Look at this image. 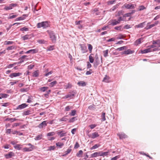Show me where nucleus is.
<instances>
[{
  "instance_id": "nucleus-40",
  "label": "nucleus",
  "mask_w": 160,
  "mask_h": 160,
  "mask_svg": "<svg viewBox=\"0 0 160 160\" xmlns=\"http://www.w3.org/2000/svg\"><path fill=\"white\" fill-rule=\"evenodd\" d=\"M101 152V153H100V156H106L108 155V152Z\"/></svg>"
},
{
  "instance_id": "nucleus-12",
  "label": "nucleus",
  "mask_w": 160,
  "mask_h": 160,
  "mask_svg": "<svg viewBox=\"0 0 160 160\" xmlns=\"http://www.w3.org/2000/svg\"><path fill=\"white\" fill-rule=\"evenodd\" d=\"M120 139H123L127 138V136L124 133H118L117 134Z\"/></svg>"
},
{
  "instance_id": "nucleus-18",
  "label": "nucleus",
  "mask_w": 160,
  "mask_h": 160,
  "mask_svg": "<svg viewBox=\"0 0 160 160\" xmlns=\"http://www.w3.org/2000/svg\"><path fill=\"white\" fill-rule=\"evenodd\" d=\"M151 52H152V50L150 48H148L143 50H142L141 52L142 53H146Z\"/></svg>"
},
{
  "instance_id": "nucleus-31",
  "label": "nucleus",
  "mask_w": 160,
  "mask_h": 160,
  "mask_svg": "<svg viewBox=\"0 0 160 160\" xmlns=\"http://www.w3.org/2000/svg\"><path fill=\"white\" fill-rule=\"evenodd\" d=\"M32 73V76L34 77H38L39 75L38 71H36Z\"/></svg>"
},
{
  "instance_id": "nucleus-60",
  "label": "nucleus",
  "mask_w": 160,
  "mask_h": 160,
  "mask_svg": "<svg viewBox=\"0 0 160 160\" xmlns=\"http://www.w3.org/2000/svg\"><path fill=\"white\" fill-rule=\"evenodd\" d=\"M141 41H136L134 42V44L135 45H137L138 44H140L141 43Z\"/></svg>"
},
{
  "instance_id": "nucleus-10",
  "label": "nucleus",
  "mask_w": 160,
  "mask_h": 160,
  "mask_svg": "<svg viewBox=\"0 0 160 160\" xmlns=\"http://www.w3.org/2000/svg\"><path fill=\"white\" fill-rule=\"evenodd\" d=\"M47 125L46 121H45L40 123L38 127L39 128H42L44 127H45Z\"/></svg>"
},
{
  "instance_id": "nucleus-52",
  "label": "nucleus",
  "mask_w": 160,
  "mask_h": 160,
  "mask_svg": "<svg viewBox=\"0 0 160 160\" xmlns=\"http://www.w3.org/2000/svg\"><path fill=\"white\" fill-rule=\"evenodd\" d=\"M120 158V155H118L114 157H113L111 159V160H117V159Z\"/></svg>"
},
{
  "instance_id": "nucleus-11",
  "label": "nucleus",
  "mask_w": 160,
  "mask_h": 160,
  "mask_svg": "<svg viewBox=\"0 0 160 160\" xmlns=\"http://www.w3.org/2000/svg\"><path fill=\"white\" fill-rule=\"evenodd\" d=\"M146 22H144L142 23L139 24H138L136 25L135 26V27L136 28H142L144 26Z\"/></svg>"
},
{
  "instance_id": "nucleus-43",
  "label": "nucleus",
  "mask_w": 160,
  "mask_h": 160,
  "mask_svg": "<svg viewBox=\"0 0 160 160\" xmlns=\"http://www.w3.org/2000/svg\"><path fill=\"white\" fill-rule=\"evenodd\" d=\"M100 146V145L99 144H96L94 145L93 147L91 148V150L97 148Z\"/></svg>"
},
{
  "instance_id": "nucleus-59",
  "label": "nucleus",
  "mask_w": 160,
  "mask_h": 160,
  "mask_svg": "<svg viewBox=\"0 0 160 160\" xmlns=\"http://www.w3.org/2000/svg\"><path fill=\"white\" fill-rule=\"evenodd\" d=\"M38 42L41 44H46L47 42L46 41H38Z\"/></svg>"
},
{
  "instance_id": "nucleus-58",
  "label": "nucleus",
  "mask_w": 160,
  "mask_h": 160,
  "mask_svg": "<svg viewBox=\"0 0 160 160\" xmlns=\"http://www.w3.org/2000/svg\"><path fill=\"white\" fill-rule=\"evenodd\" d=\"M88 45V49L89 50L90 52H91L92 51V46L90 44H89Z\"/></svg>"
},
{
  "instance_id": "nucleus-36",
  "label": "nucleus",
  "mask_w": 160,
  "mask_h": 160,
  "mask_svg": "<svg viewBox=\"0 0 160 160\" xmlns=\"http://www.w3.org/2000/svg\"><path fill=\"white\" fill-rule=\"evenodd\" d=\"M57 83V82L56 81H54L52 82L49 84V86L51 87H52Z\"/></svg>"
},
{
  "instance_id": "nucleus-28",
  "label": "nucleus",
  "mask_w": 160,
  "mask_h": 160,
  "mask_svg": "<svg viewBox=\"0 0 160 160\" xmlns=\"http://www.w3.org/2000/svg\"><path fill=\"white\" fill-rule=\"evenodd\" d=\"M16 48V47L14 45H12L11 46L8 47L6 49L7 50H12Z\"/></svg>"
},
{
  "instance_id": "nucleus-26",
  "label": "nucleus",
  "mask_w": 160,
  "mask_h": 160,
  "mask_svg": "<svg viewBox=\"0 0 160 160\" xmlns=\"http://www.w3.org/2000/svg\"><path fill=\"white\" fill-rule=\"evenodd\" d=\"M78 84L80 86H86V84L84 81H80L78 83Z\"/></svg>"
},
{
  "instance_id": "nucleus-7",
  "label": "nucleus",
  "mask_w": 160,
  "mask_h": 160,
  "mask_svg": "<svg viewBox=\"0 0 160 160\" xmlns=\"http://www.w3.org/2000/svg\"><path fill=\"white\" fill-rule=\"evenodd\" d=\"M158 21H156L154 23L150 25H147L145 28L146 30H148L152 28L153 27L157 25L158 23Z\"/></svg>"
},
{
  "instance_id": "nucleus-23",
  "label": "nucleus",
  "mask_w": 160,
  "mask_h": 160,
  "mask_svg": "<svg viewBox=\"0 0 160 160\" xmlns=\"http://www.w3.org/2000/svg\"><path fill=\"white\" fill-rule=\"evenodd\" d=\"M23 150L24 152H30L33 150H32V148H23Z\"/></svg>"
},
{
  "instance_id": "nucleus-50",
  "label": "nucleus",
  "mask_w": 160,
  "mask_h": 160,
  "mask_svg": "<svg viewBox=\"0 0 160 160\" xmlns=\"http://www.w3.org/2000/svg\"><path fill=\"white\" fill-rule=\"evenodd\" d=\"M30 111L29 110H27L24 111L23 112L24 115H27L30 114Z\"/></svg>"
},
{
  "instance_id": "nucleus-38",
  "label": "nucleus",
  "mask_w": 160,
  "mask_h": 160,
  "mask_svg": "<svg viewBox=\"0 0 160 160\" xmlns=\"http://www.w3.org/2000/svg\"><path fill=\"white\" fill-rule=\"evenodd\" d=\"M92 54H91L89 56V61L91 63H93L94 61V59L92 56H91V55H92Z\"/></svg>"
},
{
  "instance_id": "nucleus-4",
  "label": "nucleus",
  "mask_w": 160,
  "mask_h": 160,
  "mask_svg": "<svg viewBox=\"0 0 160 160\" xmlns=\"http://www.w3.org/2000/svg\"><path fill=\"white\" fill-rule=\"evenodd\" d=\"M17 4L15 3H11L9 4V6H6L4 8V9L5 10H9L12 9L13 7H14L17 6Z\"/></svg>"
},
{
  "instance_id": "nucleus-54",
  "label": "nucleus",
  "mask_w": 160,
  "mask_h": 160,
  "mask_svg": "<svg viewBox=\"0 0 160 160\" xmlns=\"http://www.w3.org/2000/svg\"><path fill=\"white\" fill-rule=\"evenodd\" d=\"M14 43V42L12 41H5L4 42V44L6 45H9L13 44Z\"/></svg>"
},
{
  "instance_id": "nucleus-63",
  "label": "nucleus",
  "mask_w": 160,
  "mask_h": 160,
  "mask_svg": "<svg viewBox=\"0 0 160 160\" xmlns=\"http://www.w3.org/2000/svg\"><path fill=\"white\" fill-rule=\"evenodd\" d=\"M131 15L130 13H127L123 15V17H130Z\"/></svg>"
},
{
  "instance_id": "nucleus-61",
  "label": "nucleus",
  "mask_w": 160,
  "mask_h": 160,
  "mask_svg": "<svg viewBox=\"0 0 160 160\" xmlns=\"http://www.w3.org/2000/svg\"><path fill=\"white\" fill-rule=\"evenodd\" d=\"M79 147V144L78 143V142H76L74 145V148H75L77 149Z\"/></svg>"
},
{
  "instance_id": "nucleus-30",
  "label": "nucleus",
  "mask_w": 160,
  "mask_h": 160,
  "mask_svg": "<svg viewBox=\"0 0 160 160\" xmlns=\"http://www.w3.org/2000/svg\"><path fill=\"white\" fill-rule=\"evenodd\" d=\"M105 113L103 112L102 113V114L101 116L102 121H104L106 120V119L105 118Z\"/></svg>"
},
{
  "instance_id": "nucleus-16",
  "label": "nucleus",
  "mask_w": 160,
  "mask_h": 160,
  "mask_svg": "<svg viewBox=\"0 0 160 160\" xmlns=\"http://www.w3.org/2000/svg\"><path fill=\"white\" fill-rule=\"evenodd\" d=\"M119 23L118 20L116 21V19H114L111 21V23L110 24L112 26H114Z\"/></svg>"
},
{
  "instance_id": "nucleus-17",
  "label": "nucleus",
  "mask_w": 160,
  "mask_h": 160,
  "mask_svg": "<svg viewBox=\"0 0 160 160\" xmlns=\"http://www.w3.org/2000/svg\"><path fill=\"white\" fill-rule=\"evenodd\" d=\"M101 152H95L91 155V157L94 158L100 156Z\"/></svg>"
},
{
  "instance_id": "nucleus-1",
  "label": "nucleus",
  "mask_w": 160,
  "mask_h": 160,
  "mask_svg": "<svg viewBox=\"0 0 160 160\" xmlns=\"http://www.w3.org/2000/svg\"><path fill=\"white\" fill-rule=\"evenodd\" d=\"M49 25L48 21L42 22H41L38 23L37 24V27L40 28L42 27L43 28H46L49 27Z\"/></svg>"
},
{
  "instance_id": "nucleus-55",
  "label": "nucleus",
  "mask_w": 160,
  "mask_h": 160,
  "mask_svg": "<svg viewBox=\"0 0 160 160\" xmlns=\"http://www.w3.org/2000/svg\"><path fill=\"white\" fill-rule=\"evenodd\" d=\"M103 81L104 82H108V77H107V76H105V77L103 80Z\"/></svg>"
},
{
  "instance_id": "nucleus-22",
  "label": "nucleus",
  "mask_w": 160,
  "mask_h": 160,
  "mask_svg": "<svg viewBox=\"0 0 160 160\" xmlns=\"http://www.w3.org/2000/svg\"><path fill=\"white\" fill-rule=\"evenodd\" d=\"M100 63V61L99 59L95 60V62L94 64V66L95 67H97V66Z\"/></svg>"
},
{
  "instance_id": "nucleus-64",
  "label": "nucleus",
  "mask_w": 160,
  "mask_h": 160,
  "mask_svg": "<svg viewBox=\"0 0 160 160\" xmlns=\"http://www.w3.org/2000/svg\"><path fill=\"white\" fill-rule=\"evenodd\" d=\"M131 26L130 25H126L124 26V28L125 29H128L131 28Z\"/></svg>"
},
{
  "instance_id": "nucleus-6",
  "label": "nucleus",
  "mask_w": 160,
  "mask_h": 160,
  "mask_svg": "<svg viewBox=\"0 0 160 160\" xmlns=\"http://www.w3.org/2000/svg\"><path fill=\"white\" fill-rule=\"evenodd\" d=\"M134 52V50H131L129 49H128L127 50H125L123 52H121V54H125L126 55H128L129 54H131L133 53Z\"/></svg>"
},
{
  "instance_id": "nucleus-19",
  "label": "nucleus",
  "mask_w": 160,
  "mask_h": 160,
  "mask_svg": "<svg viewBox=\"0 0 160 160\" xmlns=\"http://www.w3.org/2000/svg\"><path fill=\"white\" fill-rule=\"evenodd\" d=\"M32 36V34L26 35L23 37V39L24 40L30 39L31 38Z\"/></svg>"
},
{
  "instance_id": "nucleus-15",
  "label": "nucleus",
  "mask_w": 160,
  "mask_h": 160,
  "mask_svg": "<svg viewBox=\"0 0 160 160\" xmlns=\"http://www.w3.org/2000/svg\"><path fill=\"white\" fill-rule=\"evenodd\" d=\"M57 133L60 137L65 136L66 135V132L63 131L58 132H57Z\"/></svg>"
},
{
  "instance_id": "nucleus-32",
  "label": "nucleus",
  "mask_w": 160,
  "mask_h": 160,
  "mask_svg": "<svg viewBox=\"0 0 160 160\" xmlns=\"http://www.w3.org/2000/svg\"><path fill=\"white\" fill-rule=\"evenodd\" d=\"M42 134L38 135L35 138V140H39L42 138Z\"/></svg>"
},
{
  "instance_id": "nucleus-3",
  "label": "nucleus",
  "mask_w": 160,
  "mask_h": 160,
  "mask_svg": "<svg viewBox=\"0 0 160 160\" xmlns=\"http://www.w3.org/2000/svg\"><path fill=\"white\" fill-rule=\"evenodd\" d=\"M159 41H153V44L150 46V48H158V47H160V42H159Z\"/></svg>"
},
{
  "instance_id": "nucleus-44",
  "label": "nucleus",
  "mask_w": 160,
  "mask_h": 160,
  "mask_svg": "<svg viewBox=\"0 0 160 160\" xmlns=\"http://www.w3.org/2000/svg\"><path fill=\"white\" fill-rule=\"evenodd\" d=\"M124 17H120L118 19V22H119V23H120V21H126V19H125V18H124Z\"/></svg>"
},
{
  "instance_id": "nucleus-29",
  "label": "nucleus",
  "mask_w": 160,
  "mask_h": 160,
  "mask_svg": "<svg viewBox=\"0 0 160 160\" xmlns=\"http://www.w3.org/2000/svg\"><path fill=\"white\" fill-rule=\"evenodd\" d=\"M80 47L83 53H85L86 52V48L85 47L81 45Z\"/></svg>"
},
{
  "instance_id": "nucleus-14",
  "label": "nucleus",
  "mask_w": 160,
  "mask_h": 160,
  "mask_svg": "<svg viewBox=\"0 0 160 160\" xmlns=\"http://www.w3.org/2000/svg\"><path fill=\"white\" fill-rule=\"evenodd\" d=\"M38 50L37 49H31L29 50H28L26 52V53H37L38 52Z\"/></svg>"
},
{
  "instance_id": "nucleus-49",
  "label": "nucleus",
  "mask_w": 160,
  "mask_h": 160,
  "mask_svg": "<svg viewBox=\"0 0 160 160\" xmlns=\"http://www.w3.org/2000/svg\"><path fill=\"white\" fill-rule=\"evenodd\" d=\"M55 134V133L54 132H50L48 133L47 134V136H52L54 135Z\"/></svg>"
},
{
  "instance_id": "nucleus-2",
  "label": "nucleus",
  "mask_w": 160,
  "mask_h": 160,
  "mask_svg": "<svg viewBox=\"0 0 160 160\" xmlns=\"http://www.w3.org/2000/svg\"><path fill=\"white\" fill-rule=\"evenodd\" d=\"M136 6V5L135 4H132L131 3H129L128 4H125L123 5V7L127 9H129L135 8Z\"/></svg>"
},
{
  "instance_id": "nucleus-25",
  "label": "nucleus",
  "mask_w": 160,
  "mask_h": 160,
  "mask_svg": "<svg viewBox=\"0 0 160 160\" xmlns=\"http://www.w3.org/2000/svg\"><path fill=\"white\" fill-rule=\"evenodd\" d=\"M74 96V94H68L66 95L63 97V98H65V99L67 98H72V97H73Z\"/></svg>"
},
{
  "instance_id": "nucleus-45",
  "label": "nucleus",
  "mask_w": 160,
  "mask_h": 160,
  "mask_svg": "<svg viewBox=\"0 0 160 160\" xmlns=\"http://www.w3.org/2000/svg\"><path fill=\"white\" fill-rule=\"evenodd\" d=\"M56 145L57 146L61 148L64 145V144L61 142H58L56 143Z\"/></svg>"
},
{
  "instance_id": "nucleus-57",
  "label": "nucleus",
  "mask_w": 160,
  "mask_h": 160,
  "mask_svg": "<svg viewBox=\"0 0 160 160\" xmlns=\"http://www.w3.org/2000/svg\"><path fill=\"white\" fill-rule=\"evenodd\" d=\"M17 16L18 15H14L11 16H10L8 17V19H11L15 18L16 17H17Z\"/></svg>"
},
{
  "instance_id": "nucleus-27",
  "label": "nucleus",
  "mask_w": 160,
  "mask_h": 160,
  "mask_svg": "<svg viewBox=\"0 0 160 160\" xmlns=\"http://www.w3.org/2000/svg\"><path fill=\"white\" fill-rule=\"evenodd\" d=\"M48 88V87H42L40 88V90L41 91L44 92L47 91Z\"/></svg>"
},
{
  "instance_id": "nucleus-5",
  "label": "nucleus",
  "mask_w": 160,
  "mask_h": 160,
  "mask_svg": "<svg viewBox=\"0 0 160 160\" xmlns=\"http://www.w3.org/2000/svg\"><path fill=\"white\" fill-rule=\"evenodd\" d=\"M47 32L49 34L50 38L51 40H55L56 37L55 34L53 31L50 30H48Z\"/></svg>"
},
{
  "instance_id": "nucleus-34",
  "label": "nucleus",
  "mask_w": 160,
  "mask_h": 160,
  "mask_svg": "<svg viewBox=\"0 0 160 160\" xmlns=\"http://www.w3.org/2000/svg\"><path fill=\"white\" fill-rule=\"evenodd\" d=\"M76 120H77L76 117H73L70 119L68 122H73Z\"/></svg>"
},
{
  "instance_id": "nucleus-33",
  "label": "nucleus",
  "mask_w": 160,
  "mask_h": 160,
  "mask_svg": "<svg viewBox=\"0 0 160 160\" xmlns=\"http://www.w3.org/2000/svg\"><path fill=\"white\" fill-rule=\"evenodd\" d=\"M82 150H80L77 153L76 156L78 157H81V155L82 154Z\"/></svg>"
},
{
  "instance_id": "nucleus-56",
  "label": "nucleus",
  "mask_w": 160,
  "mask_h": 160,
  "mask_svg": "<svg viewBox=\"0 0 160 160\" xmlns=\"http://www.w3.org/2000/svg\"><path fill=\"white\" fill-rule=\"evenodd\" d=\"M56 147L55 146H51L49 147L48 150L51 151L54 150L55 148Z\"/></svg>"
},
{
  "instance_id": "nucleus-37",
  "label": "nucleus",
  "mask_w": 160,
  "mask_h": 160,
  "mask_svg": "<svg viewBox=\"0 0 160 160\" xmlns=\"http://www.w3.org/2000/svg\"><path fill=\"white\" fill-rule=\"evenodd\" d=\"M108 50L107 49L105 51H103V55L104 57L108 56Z\"/></svg>"
},
{
  "instance_id": "nucleus-9",
  "label": "nucleus",
  "mask_w": 160,
  "mask_h": 160,
  "mask_svg": "<svg viewBox=\"0 0 160 160\" xmlns=\"http://www.w3.org/2000/svg\"><path fill=\"white\" fill-rule=\"evenodd\" d=\"M14 156V154L12 152H10L5 155V157L7 159L11 158L12 156Z\"/></svg>"
},
{
  "instance_id": "nucleus-13",
  "label": "nucleus",
  "mask_w": 160,
  "mask_h": 160,
  "mask_svg": "<svg viewBox=\"0 0 160 160\" xmlns=\"http://www.w3.org/2000/svg\"><path fill=\"white\" fill-rule=\"evenodd\" d=\"M27 105L26 103H23L19 105L17 108V109H21L25 108Z\"/></svg>"
},
{
  "instance_id": "nucleus-41",
  "label": "nucleus",
  "mask_w": 160,
  "mask_h": 160,
  "mask_svg": "<svg viewBox=\"0 0 160 160\" xmlns=\"http://www.w3.org/2000/svg\"><path fill=\"white\" fill-rule=\"evenodd\" d=\"M54 49L53 46H50L48 47L47 51H51Z\"/></svg>"
},
{
  "instance_id": "nucleus-8",
  "label": "nucleus",
  "mask_w": 160,
  "mask_h": 160,
  "mask_svg": "<svg viewBox=\"0 0 160 160\" xmlns=\"http://www.w3.org/2000/svg\"><path fill=\"white\" fill-rule=\"evenodd\" d=\"M22 73L20 72L18 73H11L9 76L11 78H12L13 77H15L18 76H19L22 75Z\"/></svg>"
},
{
  "instance_id": "nucleus-39",
  "label": "nucleus",
  "mask_w": 160,
  "mask_h": 160,
  "mask_svg": "<svg viewBox=\"0 0 160 160\" xmlns=\"http://www.w3.org/2000/svg\"><path fill=\"white\" fill-rule=\"evenodd\" d=\"M76 112V111L74 110H72L71 111V113L69 114V115L71 116H74L75 115Z\"/></svg>"
},
{
  "instance_id": "nucleus-20",
  "label": "nucleus",
  "mask_w": 160,
  "mask_h": 160,
  "mask_svg": "<svg viewBox=\"0 0 160 160\" xmlns=\"http://www.w3.org/2000/svg\"><path fill=\"white\" fill-rule=\"evenodd\" d=\"M22 146L21 144H16L14 146V148L17 150H20L21 149Z\"/></svg>"
},
{
  "instance_id": "nucleus-24",
  "label": "nucleus",
  "mask_w": 160,
  "mask_h": 160,
  "mask_svg": "<svg viewBox=\"0 0 160 160\" xmlns=\"http://www.w3.org/2000/svg\"><path fill=\"white\" fill-rule=\"evenodd\" d=\"M99 136L98 132H95L92 134V136L91 138H95L96 137H98Z\"/></svg>"
},
{
  "instance_id": "nucleus-53",
  "label": "nucleus",
  "mask_w": 160,
  "mask_h": 160,
  "mask_svg": "<svg viewBox=\"0 0 160 160\" xmlns=\"http://www.w3.org/2000/svg\"><path fill=\"white\" fill-rule=\"evenodd\" d=\"M28 28L26 27H24L20 29V30L22 31H28Z\"/></svg>"
},
{
  "instance_id": "nucleus-47",
  "label": "nucleus",
  "mask_w": 160,
  "mask_h": 160,
  "mask_svg": "<svg viewBox=\"0 0 160 160\" xmlns=\"http://www.w3.org/2000/svg\"><path fill=\"white\" fill-rule=\"evenodd\" d=\"M123 37L121 35H119L116 36V39H123Z\"/></svg>"
},
{
  "instance_id": "nucleus-51",
  "label": "nucleus",
  "mask_w": 160,
  "mask_h": 160,
  "mask_svg": "<svg viewBox=\"0 0 160 160\" xmlns=\"http://www.w3.org/2000/svg\"><path fill=\"white\" fill-rule=\"evenodd\" d=\"M25 18L23 16L20 17L16 18L15 21H19L21 20H23L25 19Z\"/></svg>"
},
{
  "instance_id": "nucleus-62",
  "label": "nucleus",
  "mask_w": 160,
  "mask_h": 160,
  "mask_svg": "<svg viewBox=\"0 0 160 160\" xmlns=\"http://www.w3.org/2000/svg\"><path fill=\"white\" fill-rule=\"evenodd\" d=\"M96 126H97V125L94 124H91V125H90L89 126V127H90V128L91 129H92L94 128H95Z\"/></svg>"
},
{
  "instance_id": "nucleus-42",
  "label": "nucleus",
  "mask_w": 160,
  "mask_h": 160,
  "mask_svg": "<svg viewBox=\"0 0 160 160\" xmlns=\"http://www.w3.org/2000/svg\"><path fill=\"white\" fill-rule=\"evenodd\" d=\"M0 95L1 96V98H7L8 96V94H3V93H0Z\"/></svg>"
},
{
  "instance_id": "nucleus-46",
  "label": "nucleus",
  "mask_w": 160,
  "mask_h": 160,
  "mask_svg": "<svg viewBox=\"0 0 160 160\" xmlns=\"http://www.w3.org/2000/svg\"><path fill=\"white\" fill-rule=\"evenodd\" d=\"M66 116H65L61 118H60L59 119V121L60 122H62V121H65L68 120V119L66 118Z\"/></svg>"
},
{
  "instance_id": "nucleus-48",
  "label": "nucleus",
  "mask_w": 160,
  "mask_h": 160,
  "mask_svg": "<svg viewBox=\"0 0 160 160\" xmlns=\"http://www.w3.org/2000/svg\"><path fill=\"white\" fill-rule=\"evenodd\" d=\"M72 86V85L70 83H68L67 85H65V87L66 89L71 88Z\"/></svg>"
},
{
  "instance_id": "nucleus-21",
  "label": "nucleus",
  "mask_w": 160,
  "mask_h": 160,
  "mask_svg": "<svg viewBox=\"0 0 160 160\" xmlns=\"http://www.w3.org/2000/svg\"><path fill=\"white\" fill-rule=\"evenodd\" d=\"M128 48V47L126 46H123L120 48H119L116 49V50L118 51H121L124 50H126Z\"/></svg>"
},
{
  "instance_id": "nucleus-35",
  "label": "nucleus",
  "mask_w": 160,
  "mask_h": 160,
  "mask_svg": "<svg viewBox=\"0 0 160 160\" xmlns=\"http://www.w3.org/2000/svg\"><path fill=\"white\" fill-rule=\"evenodd\" d=\"M71 149H68L65 152V153L62 155L63 156H65L68 154H69L71 151Z\"/></svg>"
}]
</instances>
